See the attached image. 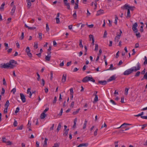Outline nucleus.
Returning a JSON list of instances; mask_svg holds the SVG:
<instances>
[{
    "label": "nucleus",
    "mask_w": 147,
    "mask_h": 147,
    "mask_svg": "<svg viewBox=\"0 0 147 147\" xmlns=\"http://www.w3.org/2000/svg\"><path fill=\"white\" fill-rule=\"evenodd\" d=\"M15 67V65L12 64H9V63L2 64L1 65L0 67L2 68L12 69Z\"/></svg>",
    "instance_id": "f257e3e1"
},
{
    "label": "nucleus",
    "mask_w": 147,
    "mask_h": 147,
    "mask_svg": "<svg viewBox=\"0 0 147 147\" xmlns=\"http://www.w3.org/2000/svg\"><path fill=\"white\" fill-rule=\"evenodd\" d=\"M137 67H133L131 68L133 71H136L139 70L140 68V63L138 62L137 64Z\"/></svg>",
    "instance_id": "f03ea898"
},
{
    "label": "nucleus",
    "mask_w": 147,
    "mask_h": 147,
    "mask_svg": "<svg viewBox=\"0 0 147 147\" xmlns=\"http://www.w3.org/2000/svg\"><path fill=\"white\" fill-rule=\"evenodd\" d=\"M138 26V24L137 22L134 23L133 25L132 29L135 33H137L138 32V30L137 28Z\"/></svg>",
    "instance_id": "7ed1b4c3"
},
{
    "label": "nucleus",
    "mask_w": 147,
    "mask_h": 147,
    "mask_svg": "<svg viewBox=\"0 0 147 147\" xmlns=\"http://www.w3.org/2000/svg\"><path fill=\"white\" fill-rule=\"evenodd\" d=\"M133 72L131 68L125 71L123 73V74L124 75H128L132 73Z\"/></svg>",
    "instance_id": "20e7f679"
},
{
    "label": "nucleus",
    "mask_w": 147,
    "mask_h": 147,
    "mask_svg": "<svg viewBox=\"0 0 147 147\" xmlns=\"http://www.w3.org/2000/svg\"><path fill=\"white\" fill-rule=\"evenodd\" d=\"M26 51L27 53V54L30 57H32V54L30 52V48L29 47H27L26 49Z\"/></svg>",
    "instance_id": "39448f33"
},
{
    "label": "nucleus",
    "mask_w": 147,
    "mask_h": 147,
    "mask_svg": "<svg viewBox=\"0 0 147 147\" xmlns=\"http://www.w3.org/2000/svg\"><path fill=\"white\" fill-rule=\"evenodd\" d=\"M20 98L23 102L24 103L26 102V98L24 95L22 93H20Z\"/></svg>",
    "instance_id": "423d86ee"
},
{
    "label": "nucleus",
    "mask_w": 147,
    "mask_h": 147,
    "mask_svg": "<svg viewBox=\"0 0 147 147\" xmlns=\"http://www.w3.org/2000/svg\"><path fill=\"white\" fill-rule=\"evenodd\" d=\"M90 77L89 76H86L84 77L83 79L82 80V81L83 82H86L88 81H90Z\"/></svg>",
    "instance_id": "0eeeda50"
},
{
    "label": "nucleus",
    "mask_w": 147,
    "mask_h": 147,
    "mask_svg": "<svg viewBox=\"0 0 147 147\" xmlns=\"http://www.w3.org/2000/svg\"><path fill=\"white\" fill-rule=\"evenodd\" d=\"M116 78V77H115V75H113L110 77V78L107 80V82H109L113 80H115Z\"/></svg>",
    "instance_id": "6e6552de"
},
{
    "label": "nucleus",
    "mask_w": 147,
    "mask_h": 147,
    "mask_svg": "<svg viewBox=\"0 0 147 147\" xmlns=\"http://www.w3.org/2000/svg\"><path fill=\"white\" fill-rule=\"evenodd\" d=\"M121 34H117V36H115L114 41L115 42H118L119 41V40L120 38Z\"/></svg>",
    "instance_id": "1a4fd4ad"
},
{
    "label": "nucleus",
    "mask_w": 147,
    "mask_h": 147,
    "mask_svg": "<svg viewBox=\"0 0 147 147\" xmlns=\"http://www.w3.org/2000/svg\"><path fill=\"white\" fill-rule=\"evenodd\" d=\"M104 13V10H103L100 9L97 11L96 15L97 16H99L100 15Z\"/></svg>",
    "instance_id": "9d476101"
},
{
    "label": "nucleus",
    "mask_w": 147,
    "mask_h": 147,
    "mask_svg": "<svg viewBox=\"0 0 147 147\" xmlns=\"http://www.w3.org/2000/svg\"><path fill=\"white\" fill-rule=\"evenodd\" d=\"M129 6L128 5L125 4L121 8L123 9H125L128 10L129 9Z\"/></svg>",
    "instance_id": "9b49d317"
},
{
    "label": "nucleus",
    "mask_w": 147,
    "mask_h": 147,
    "mask_svg": "<svg viewBox=\"0 0 147 147\" xmlns=\"http://www.w3.org/2000/svg\"><path fill=\"white\" fill-rule=\"evenodd\" d=\"M66 74H63L61 80L62 82L64 83L65 82L66 80Z\"/></svg>",
    "instance_id": "f8f14e48"
},
{
    "label": "nucleus",
    "mask_w": 147,
    "mask_h": 147,
    "mask_svg": "<svg viewBox=\"0 0 147 147\" xmlns=\"http://www.w3.org/2000/svg\"><path fill=\"white\" fill-rule=\"evenodd\" d=\"M88 144L87 143H82L80 144L77 147H82L83 146L87 147L88 145Z\"/></svg>",
    "instance_id": "ddd939ff"
},
{
    "label": "nucleus",
    "mask_w": 147,
    "mask_h": 147,
    "mask_svg": "<svg viewBox=\"0 0 147 147\" xmlns=\"http://www.w3.org/2000/svg\"><path fill=\"white\" fill-rule=\"evenodd\" d=\"M99 83L102 85H106L107 83V81L104 80V81H99L98 82Z\"/></svg>",
    "instance_id": "4468645a"
},
{
    "label": "nucleus",
    "mask_w": 147,
    "mask_h": 147,
    "mask_svg": "<svg viewBox=\"0 0 147 147\" xmlns=\"http://www.w3.org/2000/svg\"><path fill=\"white\" fill-rule=\"evenodd\" d=\"M27 3V7L29 8L31 5V3L30 0H26Z\"/></svg>",
    "instance_id": "2eb2a0df"
},
{
    "label": "nucleus",
    "mask_w": 147,
    "mask_h": 147,
    "mask_svg": "<svg viewBox=\"0 0 147 147\" xmlns=\"http://www.w3.org/2000/svg\"><path fill=\"white\" fill-rule=\"evenodd\" d=\"M16 7L15 5H14L12 8V9L11 10V13L12 15H13L14 13L15 10H16Z\"/></svg>",
    "instance_id": "dca6fc26"
},
{
    "label": "nucleus",
    "mask_w": 147,
    "mask_h": 147,
    "mask_svg": "<svg viewBox=\"0 0 147 147\" xmlns=\"http://www.w3.org/2000/svg\"><path fill=\"white\" fill-rule=\"evenodd\" d=\"M48 140V139L47 138H45V140L44 142V144L43 146L44 147H47V141Z\"/></svg>",
    "instance_id": "f3484780"
},
{
    "label": "nucleus",
    "mask_w": 147,
    "mask_h": 147,
    "mask_svg": "<svg viewBox=\"0 0 147 147\" xmlns=\"http://www.w3.org/2000/svg\"><path fill=\"white\" fill-rule=\"evenodd\" d=\"M61 124H62L61 123H60L59 124L57 128V129L58 132L59 131V130L61 128Z\"/></svg>",
    "instance_id": "a211bd4d"
},
{
    "label": "nucleus",
    "mask_w": 147,
    "mask_h": 147,
    "mask_svg": "<svg viewBox=\"0 0 147 147\" xmlns=\"http://www.w3.org/2000/svg\"><path fill=\"white\" fill-rule=\"evenodd\" d=\"M46 116V115L44 113H41L40 115V118L41 119H44Z\"/></svg>",
    "instance_id": "6ab92c4d"
},
{
    "label": "nucleus",
    "mask_w": 147,
    "mask_h": 147,
    "mask_svg": "<svg viewBox=\"0 0 147 147\" xmlns=\"http://www.w3.org/2000/svg\"><path fill=\"white\" fill-rule=\"evenodd\" d=\"M130 125V124H128V123H123V124H122V125H121V126L120 127H118L117 128H119L120 127H122L123 128H125V127H123L124 125Z\"/></svg>",
    "instance_id": "aec40b11"
},
{
    "label": "nucleus",
    "mask_w": 147,
    "mask_h": 147,
    "mask_svg": "<svg viewBox=\"0 0 147 147\" xmlns=\"http://www.w3.org/2000/svg\"><path fill=\"white\" fill-rule=\"evenodd\" d=\"M98 101V97L97 95H95V97L93 101V102L94 103L95 102Z\"/></svg>",
    "instance_id": "412c9836"
},
{
    "label": "nucleus",
    "mask_w": 147,
    "mask_h": 147,
    "mask_svg": "<svg viewBox=\"0 0 147 147\" xmlns=\"http://www.w3.org/2000/svg\"><path fill=\"white\" fill-rule=\"evenodd\" d=\"M51 55H47L45 57V59L46 61H49L50 60Z\"/></svg>",
    "instance_id": "4be33fe9"
},
{
    "label": "nucleus",
    "mask_w": 147,
    "mask_h": 147,
    "mask_svg": "<svg viewBox=\"0 0 147 147\" xmlns=\"http://www.w3.org/2000/svg\"><path fill=\"white\" fill-rule=\"evenodd\" d=\"M5 5V3H3V4L1 5L0 8V9L1 11H3V10L4 7Z\"/></svg>",
    "instance_id": "5701e85b"
},
{
    "label": "nucleus",
    "mask_w": 147,
    "mask_h": 147,
    "mask_svg": "<svg viewBox=\"0 0 147 147\" xmlns=\"http://www.w3.org/2000/svg\"><path fill=\"white\" fill-rule=\"evenodd\" d=\"M87 121L86 120H85L84 123L83 125V129H85L86 127V125H87Z\"/></svg>",
    "instance_id": "b1692460"
},
{
    "label": "nucleus",
    "mask_w": 147,
    "mask_h": 147,
    "mask_svg": "<svg viewBox=\"0 0 147 147\" xmlns=\"http://www.w3.org/2000/svg\"><path fill=\"white\" fill-rule=\"evenodd\" d=\"M9 64H12V63H14L15 64H17V62L13 60H10V61L9 62Z\"/></svg>",
    "instance_id": "393cba45"
},
{
    "label": "nucleus",
    "mask_w": 147,
    "mask_h": 147,
    "mask_svg": "<svg viewBox=\"0 0 147 147\" xmlns=\"http://www.w3.org/2000/svg\"><path fill=\"white\" fill-rule=\"evenodd\" d=\"M69 130V129H66L65 131V132L63 133V135L64 136H66L67 134H68V131Z\"/></svg>",
    "instance_id": "a878e982"
},
{
    "label": "nucleus",
    "mask_w": 147,
    "mask_h": 147,
    "mask_svg": "<svg viewBox=\"0 0 147 147\" xmlns=\"http://www.w3.org/2000/svg\"><path fill=\"white\" fill-rule=\"evenodd\" d=\"M129 88H125V94L127 95L128 94V91Z\"/></svg>",
    "instance_id": "bb28decb"
},
{
    "label": "nucleus",
    "mask_w": 147,
    "mask_h": 147,
    "mask_svg": "<svg viewBox=\"0 0 147 147\" xmlns=\"http://www.w3.org/2000/svg\"><path fill=\"white\" fill-rule=\"evenodd\" d=\"M9 105V100H7L5 104V107L7 108H8Z\"/></svg>",
    "instance_id": "cd10ccee"
},
{
    "label": "nucleus",
    "mask_w": 147,
    "mask_h": 147,
    "mask_svg": "<svg viewBox=\"0 0 147 147\" xmlns=\"http://www.w3.org/2000/svg\"><path fill=\"white\" fill-rule=\"evenodd\" d=\"M79 41V46L80 47L82 48L83 47V46L82 44V40L81 39H80Z\"/></svg>",
    "instance_id": "c85d7f7f"
},
{
    "label": "nucleus",
    "mask_w": 147,
    "mask_h": 147,
    "mask_svg": "<svg viewBox=\"0 0 147 147\" xmlns=\"http://www.w3.org/2000/svg\"><path fill=\"white\" fill-rule=\"evenodd\" d=\"M115 20L114 23L116 25L117 24V20H118V17L117 15H115Z\"/></svg>",
    "instance_id": "c756f323"
},
{
    "label": "nucleus",
    "mask_w": 147,
    "mask_h": 147,
    "mask_svg": "<svg viewBox=\"0 0 147 147\" xmlns=\"http://www.w3.org/2000/svg\"><path fill=\"white\" fill-rule=\"evenodd\" d=\"M89 38L90 39V40H94V36L93 35L90 34L89 35Z\"/></svg>",
    "instance_id": "7c9ffc66"
},
{
    "label": "nucleus",
    "mask_w": 147,
    "mask_h": 147,
    "mask_svg": "<svg viewBox=\"0 0 147 147\" xmlns=\"http://www.w3.org/2000/svg\"><path fill=\"white\" fill-rule=\"evenodd\" d=\"M80 109H78L76 111H74L73 112V114L74 115H75L77 114L79 112V111L80 110Z\"/></svg>",
    "instance_id": "2f4dec72"
},
{
    "label": "nucleus",
    "mask_w": 147,
    "mask_h": 147,
    "mask_svg": "<svg viewBox=\"0 0 147 147\" xmlns=\"http://www.w3.org/2000/svg\"><path fill=\"white\" fill-rule=\"evenodd\" d=\"M131 17L130 11L129 9H128L127 10V17Z\"/></svg>",
    "instance_id": "473e14b6"
},
{
    "label": "nucleus",
    "mask_w": 147,
    "mask_h": 147,
    "mask_svg": "<svg viewBox=\"0 0 147 147\" xmlns=\"http://www.w3.org/2000/svg\"><path fill=\"white\" fill-rule=\"evenodd\" d=\"M46 31L48 32L49 31V25H48V23H47L46 24Z\"/></svg>",
    "instance_id": "72a5a7b5"
},
{
    "label": "nucleus",
    "mask_w": 147,
    "mask_h": 147,
    "mask_svg": "<svg viewBox=\"0 0 147 147\" xmlns=\"http://www.w3.org/2000/svg\"><path fill=\"white\" fill-rule=\"evenodd\" d=\"M57 100V97L56 96H55L54 98V99L53 101V104H55V103H56Z\"/></svg>",
    "instance_id": "f704fd0d"
},
{
    "label": "nucleus",
    "mask_w": 147,
    "mask_h": 147,
    "mask_svg": "<svg viewBox=\"0 0 147 147\" xmlns=\"http://www.w3.org/2000/svg\"><path fill=\"white\" fill-rule=\"evenodd\" d=\"M23 126V125H22L20 126L19 127H18L16 129L17 130H22V129Z\"/></svg>",
    "instance_id": "c9c22d12"
},
{
    "label": "nucleus",
    "mask_w": 147,
    "mask_h": 147,
    "mask_svg": "<svg viewBox=\"0 0 147 147\" xmlns=\"http://www.w3.org/2000/svg\"><path fill=\"white\" fill-rule=\"evenodd\" d=\"M140 71H137L136 73V74H135V77H138V76H139V75L140 74Z\"/></svg>",
    "instance_id": "e433bc0d"
},
{
    "label": "nucleus",
    "mask_w": 147,
    "mask_h": 147,
    "mask_svg": "<svg viewBox=\"0 0 147 147\" xmlns=\"http://www.w3.org/2000/svg\"><path fill=\"white\" fill-rule=\"evenodd\" d=\"M95 47L94 49V50L95 51H97L98 49V45L97 44H95Z\"/></svg>",
    "instance_id": "4c0bfd02"
},
{
    "label": "nucleus",
    "mask_w": 147,
    "mask_h": 147,
    "mask_svg": "<svg viewBox=\"0 0 147 147\" xmlns=\"http://www.w3.org/2000/svg\"><path fill=\"white\" fill-rule=\"evenodd\" d=\"M136 36L137 38H140L141 37L140 35L139 32H138L137 33H136Z\"/></svg>",
    "instance_id": "58836bf2"
},
{
    "label": "nucleus",
    "mask_w": 147,
    "mask_h": 147,
    "mask_svg": "<svg viewBox=\"0 0 147 147\" xmlns=\"http://www.w3.org/2000/svg\"><path fill=\"white\" fill-rule=\"evenodd\" d=\"M98 130V129H96L95 131L94 132V136H96L97 135Z\"/></svg>",
    "instance_id": "ea45409f"
},
{
    "label": "nucleus",
    "mask_w": 147,
    "mask_h": 147,
    "mask_svg": "<svg viewBox=\"0 0 147 147\" xmlns=\"http://www.w3.org/2000/svg\"><path fill=\"white\" fill-rule=\"evenodd\" d=\"M2 91L1 92V94L3 95L4 94L5 92V90L3 88H2Z\"/></svg>",
    "instance_id": "a19ab883"
},
{
    "label": "nucleus",
    "mask_w": 147,
    "mask_h": 147,
    "mask_svg": "<svg viewBox=\"0 0 147 147\" xmlns=\"http://www.w3.org/2000/svg\"><path fill=\"white\" fill-rule=\"evenodd\" d=\"M18 123L15 120L13 123V125L15 127H16L17 126Z\"/></svg>",
    "instance_id": "79ce46f5"
},
{
    "label": "nucleus",
    "mask_w": 147,
    "mask_h": 147,
    "mask_svg": "<svg viewBox=\"0 0 147 147\" xmlns=\"http://www.w3.org/2000/svg\"><path fill=\"white\" fill-rule=\"evenodd\" d=\"M59 144L57 143H55L54 144V146H53L52 147H59Z\"/></svg>",
    "instance_id": "37998d69"
},
{
    "label": "nucleus",
    "mask_w": 147,
    "mask_h": 147,
    "mask_svg": "<svg viewBox=\"0 0 147 147\" xmlns=\"http://www.w3.org/2000/svg\"><path fill=\"white\" fill-rule=\"evenodd\" d=\"M75 5L74 7V9H76L78 8V4H77V3H75Z\"/></svg>",
    "instance_id": "c03bdc74"
},
{
    "label": "nucleus",
    "mask_w": 147,
    "mask_h": 147,
    "mask_svg": "<svg viewBox=\"0 0 147 147\" xmlns=\"http://www.w3.org/2000/svg\"><path fill=\"white\" fill-rule=\"evenodd\" d=\"M16 91V89L15 88H13L11 91V92H12L13 94H14Z\"/></svg>",
    "instance_id": "a18cd8bd"
},
{
    "label": "nucleus",
    "mask_w": 147,
    "mask_h": 147,
    "mask_svg": "<svg viewBox=\"0 0 147 147\" xmlns=\"http://www.w3.org/2000/svg\"><path fill=\"white\" fill-rule=\"evenodd\" d=\"M3 85H6L7 84L4 78L3 79Z\"/></svg>",
    "instance_id": "49530a36"
},
{
    "label": "nucleus",
    "mask_w": 147,
    "mask_h": 147,
    "mask_svg": "<svg viewBox=\"0 0 147 147\" xmlns=\"http://www.w3.org/2000/svg\"><path fill=\"white\" fill-rule=\"evenodd\" d=\"M42 84H41L42 85V86H44L45 84V81L43 79H42Z\"/></svg>",
    "instance_id": "de8ad7c7"
},
{
    "label": "nucleus",
    "mask_w": 147,
    "mask_h": 147,
    "mask_svg": "<svg viewBox=\"0 0 147 147\" xmlns=\"http://www.w3.org/2000/svg\"><path fill=\"white\" fill-rule=\"evenodd\" d=\"M135 7H132V6H129V10H131V11H133L134 9V8H135Z\"/></svg>",
    "instance_id": "09e8293b"
},
{
    "label": "nucleus",
    "mask_w": 147,
    "mask_h": 147,
    "mask_svg": "<svg viewBox=\"0 0 147 147\" xmlns=\"http://www.w3.org/2000/svg\"><path fill=\"white\" fill-rule=\"evenodd\" d=\"M107 32L106 30L105 31L103 37L104 38H105L107 37Z\"/></svg>",
    "instance_id": "8fccbe9b"
},
{
    "label": "nucleus",
    "mask_w": 147,
    "mask_h": 147,
    "mask_svg": "<svg viewBox=\"0 0 147 147\" xmlns=\"http://www.w3.org/2000/svg\"><path fill=\"white\" fill-rule=\"evenodd\" d=\"M121 102L122 103H124V97L123 96L121 98Z\"/></svg>",
    "instance_id": "3c124183"
},
{
    "label": "nucleus",
    "mask_w": 147,
    "mask_h": 147,
    "mask_svg": "<svg viewBox=\"0 0 147 147\" xmlns=\"http://www.w3.org/2000/svg\"><path fill=\"white\" fill-rule=\"evenodd\" d=\"M24 32H22V34H21V40H23L24 38Z\"/></svg>",
    "instance_id": "603ef678"
},
{
    "label": "nucleus",
    "mask_w": 147,
    "mask_h": 147,
    "mask_svg": "<svg viewBox=\"0 0 147 147\" xmlns=\"http://www.w3.org/2000/svg\"><path fill=\"white\" fill-rule=\"evenodd\" d=\"M36 74H37V76H38V78H37V80L38 81H39L40 80V76L38 73H36Z\"/></svg>",
    "instance_id": "864d4df0"
},
{
    "label": "nucleus",
    "mask_w": 147,
    "mask_h": 147,
    "mask_svg": "<svg viewBox=\"0 0 147 147\" xmlns=\"http://www.w3.org/2000/svg\"><path fill=\"white\" fill-rule=\"evenodd\" d=\"M19 110H20L19 108L18 107H17L16 109V110L15 111V113H17L19 111Z\"/></svg>",
    "instance_id": "5fc2aeb1"
},
{
    "label": "nucleus",
    "mask_w": 147,
    "mask_h": 147,
    "mask_svg": "<svg viewBox=\"0 0 147 147\" xmlns=\"http://www.w3.org/2000/svg\"><path fill=\"white\" fill-rule=\"evenodd\" d=\"M65 6H67V8L68 9H70V7L69 3L67 4V5H66Z\"/></svg>",
    "instance_id": "6e6d98bb"
},
{
    "label": "nucleus",
    "mask_w": 147,
    "mask_h": 147,
    "mask_svg": "<svg viewBox=\"0 0 147 147\" xmlns=\"http://www.w3.org/2000/svg\"><path fill=\"white\" fill-rule=\"evenodd\" d=\"M74 14H73V16L74 18H76V11H74Z\"/></svg>",
    "instance_id": "4d7b16f0"
},
{
    "label": "nucleus",
    "mask_w": 147,
    "mask_h": 147,
    "mask_svg": "<svg viewBox=\"0 0 147 147\" xmlns=\"http://www.w3.org/2000/svg\"><path fill=\"white\" fill-rule=\"evenodd\" d=\"M39 38H40V40H41L42 39V33H39L38 34Z\"/></svg>",
    "instance_id": "13d9d810"
},
{
    "label": "nucleus",
    "mask_w": 147,
    "mask_h": 147,
    "mask_svg": "<svg viewBox=\"0 0 147 147\" xmlns=\"http://www.w3.org/2000/svg\"><path fill=\"white\" fill-rule=\"evenodd\" d=\"M147 126V124H144L142 125V129H143Z\"/></svg>",
    "instance_id": "bf43d9fd"
},
{
    "label": "nucleus",
    "mask_w": 147,
    "mask_h": 147,
    "mask_svg": "<svg viewBox=\"0 0 147 147\" xmlns=\"http://www.w3.org/2000/svg\"><path fill=\"white\" fill-rule=\"evenodd\" d=\"M56 23L57 24H59L60 22L59 18H56Z\"/></svg>",
    "instance_id": "052dcab7"
},
{
    "label": "nucleus",
    "mask_w": 147,
    "mask_h": 147,
    "mask_svg": "<svg viewBox=\"0 0 147 147\" xmlns=\"http://www.w3.org/2000/svg\"><path fill=\"white\" fill-rule=\"evenodd\" d=\"M143 27H144V26H141L140 27V31L142 32H143L144 31V30L143 29Z\"/></svg>",
    "instance_id": "680f3d73"
},
{
    "label": "nucleus",
    "mask_w": 147,
    "mask_h": 147,
    "mask_svg": "<svg viewBox=\"0 0 147 147\" xmlns=\"http://www.w3.org/2000/svg\"><path fill=\"white\" fill-rule=\"evenodd\" d=\"M90 81L92 82H95V80L94 79H93V78L92 77H90Z\"/></svg>",
    "instance_id": "e2e57ef3"
},
{
    "label": "nucleus",
    "mask_w": 147,
    "mask_h": 147,
    "mask_svg": "<svg viewBox=\"0 0 147 147\" xmlns=\"http://www.w3.org/2000/svg\"><path fill=\"white\" fill-rule=\"evenodd\" d=\"M34 47L36 49H37L38 48V44L37 43L36 44L35 42L34 43Z\"/></svg>",
    "instance_id": "0e129e2a"
},
{
    "label": "nucleus",
    "mask_w": 147,
    "mask_h": 147,
    "mask_svg": "<svg viewBox=\"0 0 147 147\" xmlns=\"http://www.w3.org/2000/svg\"><path fill=\"white\" fill-rule=\"evenodd\" d=\"M139 47V44L138 43H136L135 45V48H138Z\"/></svg>",
    "instance_id": "69168bd1"
},
{
    "label": "nucleus",
    "mask_w": 147,
    "mask_h": 147,
    "mask_svg": "<svg viewBox=\"0 0 147 147\" xmlns=\"http://www.w3.org/2000/svg\"><path fill=\"white\" fill-rule=\"evenodd\" d=\"M110 102L114 105H116V104L115 102L113 100H111Z\"/></svg>",
    "instance_id": "338daca9"
},
{
    "label": "nucleus",
    "mask_w": 147,
    "mask_h": 147,
    "mask_svg": "<svg viewBox=\"0 0 147 147\" xmlns=\"http://www.w3.org/2000/svg\"><path fill=\"white\" fill-rule=\"evenodd\" d=\"M144 79L147 80V74L146 73L145 75H144Z\"/></svg>",
    "instance_id": "774afa93"
}]
</instances>
